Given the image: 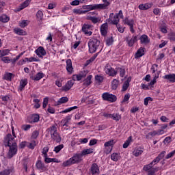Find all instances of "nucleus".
<instances>
[{
	"label": "nucleus",
	"mask_w": 175,
	"mask_h": 175,
	"mask_svg": "<svg viewBox=\"0 0 175 175\" xmlns=\"http://www.w3.org/2000/svg\"><path fill=\"white\" fill-rule=\"evenodd\" d=\"M43 77H44V75L43 74V72H39L34 76L31 75L30 77V79H31V80H33L34 81H39V80H41V79H43Z\"/></svg>",
	"instance_id": "nucleus-15"
},
{
	"label": "nucleus",
	"mask_w": 175,
	"mask_h": 175,
	"mask_svg": "<svg viewBox=\"0 0 175 175\" xmlns=\"http://www.w3.org/2000/svg\"><path fill=\"white\" fill-rule=\"evenodd\" d=\"M108 27L109 26L107 25V23H104L101 25L100 32H101V35H103V36H106V35L107 34Z\"/></svg>",
	"instance_id": "nucleus-22"
},
{
	"label": "nucleus",
	"mask_w": 175,
	"mask_h": 175,
	"mask_svg": "<svg viewBox=\"0 0 175 175\" xmlns=\"http://www.w3.org/2000/svg\"><path fill=\"white\" fill-rule=\"evenodd\" d=\"M89 52L92 54L95 53L97 50H100L99 53L102 51L103 46L100 43V40L97 38H90L88 42Z\"/></svg>",
	"instance_id": "nucleus-4"
},
{
	"label": "nucleus",
	"mask_w": 175,
	"mask_h": 175,
	"mask_svg": "<svg viewBox=\"0 0 175 175\" xmlns=\"http://www.w3.org/2000/svg\"><path fill=\"white\" fill-rule=\"evenodd\" d=\"M73 84H75V83L73 82L72 80H70L68 81L65 85H64L62 88V91H69V90H70V88H72V87H73Z\"/></svg>",
	"instance_id": "nucleus-18"
},
{
	"label": "nucleus",
	"mask_w": 175,
	"mask_h": 175,
	"mask_svg": "<svg viewBox=\"0 0 175 175\" xmlns=\"http://www.w3.org/2000/svg\"><path fill=\"white\" fill-rule=\"evenodd\" d=\"M102 98L103 100H106L107 102H110L113 103L117 100V96L113 94H110L109 92H105L102 94Z\"/></svg>",
	"instance_id": "nucleus-7"
},
{
	"label": "nucleus",
	"mask_w": 175,
	"mask_h": 175,
	"mask_svg": "<svg viewBox=\"0 0 175 175\" xmlns=\"http://www.w3.org/2000/svg\"><path fill=\"white\" fill-rule=\"evenodd\" d=\"M82 32H83L86 36H91V35H92V25L84 24L82 26Z\"/></svg>",
	"instance_id": "nucleus-9"
},
{
	"label": "nucleus",
	"mask_w": 175,
	"mask_h": 175,
	"mask_svg": "<svg viewBox=\"0 0 175 175\" xmlns=\"http://www.w3.org/2000/svg\"><path fill=\"white\" fill-rule=\"evenodd\" d=\"M111 159L113 161V162H117V161H120V154L118 153H112L111 154Z\"/></svg>",
	"instance_id": "nucleus-34"
},
{
	"label": "nucleus",
	"mask_w": 175,
	"mask_h": 175,
	"mask_svg": "<svg viewBox=\"0 0 175 175\" xmlns=\"http://www.w3.org/2000/svg\"><path fill=\"white\" fill-rule=\"evenodd\" d=\"M143 152H144L143 148L137 147L133 150V155H134V157H140V155H142Z\"/></svg>",
	"instance_id": "nucleus-20"
},
{
	"label": "nucleus",
	"mask_w": 175,
	"mask_h": 175,
	"mask_svg": "<svg viewBox=\"0 0 175 175\" xmlns=\"http://www.w3.org/2000/svg\"><path fill=\"white\" fill-rule=\"evenodd\" d=\"M107 46H111L113 44V38H108L106 39Z\"/></svg>",
	"instance_id": "nucleus-58"
},
{
	"label": "nucleus",
	"mask_w": 175,
	"mask_h": 175,
	"mask_svg": "<svg viewBox=\"0 0 175 175\" xmlns=\"http://www.w3.org/2000/svg\"><path fill=\"white\" fill-rule=\"evenodd\" d=\"M152 102V98L151 97H146L144 98V105H145V106H148V102Z\"/></svg>",
	"instance_id": "nucleus-55"
},
{
	"label": "nucleus",
	"mask_w": 175,
	"mask_h": 175,
	"mask_svg": "<svg viewBox=\"0 0 175 175\" xmlns=\"http://www.w3.org/2000/svg\"><path fill=\"white\" fill-rule=\"evenodd\" d=\"M126 42L129 46V47H132L137 42V36H133L132 38L131 36H128L126 38Z\"/></svg>",
	"instance_id": "nucleus-11"
},
{
	"label": "nucleus",
	"mask_w": 175,
	"mask_h": 175,
	"mask_svg": "<svg viewBox=\"0 0 175 175\" xmlns=\"http://www.w3.org/2000/svg\"><path fill=\"white\" fill-rule=\"evenodd\" d=\"M35 53L36 54V55H38V57H39V58H43V57H44V55H46V50L44 49V48H43V46H39L35 51Z\"/></svg>",
	"instance_id": "nucleus-12"
},
{
	"label": "nucleus",
	"mask_w": 175,
	"mask_h": 175,
	"mask_svg": "<svg viewBox=\"0 0 175 175\" xmlns=\"http://www.w3.org/2000/svg\"><path fill=\"white\" fill-rule=\"evenodd\" d=\"M102 2H103V3L83 5V9L85 10H83V12H87L88 13L91 10H105L109 9L110 1L107 0H102Z\"/></svg>",
	"instance_id": "nucleus-3"
},
{
	"label": "nucleus",
	"mask_w": 175,
	"mask_h": 175,
	"mask_svg": "<svg viewBox=\"0 0 175 175\" xmlns=\"http://www.w3.org/2000/svg\"><path fill=\"white\" fill-rule=\"evenodd\" d=\"M132 136L129 137L123 144V148H128V147H129V145L132 143Z\"/></svg>",
	"instance_id": "nucleus-33"
},
{
	"label": "nucleus",
	"mask_w": 175,
	"mask_h": 175,
	"mask_svg": "<svg viewBox=\"0 0 175 175\" xmlns=\"http://www.w3.org/2000/svg\"><path fill=\"white\" fill-rule=\"evenodd\" d=\"M66 70L70 75H72L73 73V66H72V60L70 59H68L66 62Z\"/></svg>",
	"instance_id": "nucleus-16"
},
{
	"label": "nucleus",
	"mask_w": 175,
	"mask_h": 175,
	"mask_svg": "<svg viewBox=\"0 0 175 175\" xmlns=\"http://www.w3.org/2000/svg\"><path fill=\"white\" fill-rule=\"evenodd\" d=\"M109 24H113V25H117L118 23H120V18H118V14H115L114 13H111L109 14V18L107 19Z\"/></svg>",
	"instance_id": "nucleus-8"
},
{
	"label": "nucleus",
	"mask_w": 175,
	"mask_h": 175,
	"mask_svg": "<svg viewBox=\"0 0 175 175\" xmlns=\"http://www.w3.org/2000/svg\"><path fill=\"white\" fill-rule=\"evenodd\" d=\"M62 148H64V144H60L55 147L54 151L55 152H56V154H58V152H59V151H61Z\"/></svg>",
	"instance_id": "nucleus-48"
},
{
	"label": "nucleus",
	"mask_w": 175,
	"mask_h": 175,
	"mask_svg": "<svg viewBox=\"0 0 175 175\" xmlns=\"http://www.w3.org/2000/svg\"><path fill=\"white\" fill-rule=\"evenodd\" d=\"M83 77V75H75L72 76V80L74 81H80Z\"/></svg>",
	"instance_id": "nucleus-42"
},
{
	"label": "nucleus",
	"mask_w": 175,
	"mask_h": 175,
	"mask_svg": "<svg viewBox=\"0 0 175 175\" xmlns=\"http://www.w3.org/2000/svg\"><path fill=\"white\" fill-rule=\"evenodd\" d=\"M40 116L38 114L33 115L31 116V122H38L39 121Z\"/></svg>",
	"instance_id": "nucleus-49"
},
{
	"label": "nucleus",
	"mask_w": 175,
	"mask_h": 175,
	"mask_svg": "<svg viewBox=\"0 0 175 175\" xmlns=\"http://www.w3.org/2000/svg\"><path fill=\"white\" fill-rule=\"evenodd\" d=\"M13 77V74L12 73H6L5 75H4V79L5 80H12V78Z\"/></svg>",
	"instance_id": "nucleus-56"
},
{
	"label": "nucleus",
	"mask_w": 175,
	"mask_h": 175,
	"mask_svg": "<svg viewBox=\"0 0 175 175\" xmlns=\"http://www.w3.org/2000/svg\"><path fill=\"white\" fill-rule=\"evenodd\" d=\"M118 84H120V81L118 79H114L111 84L112 90H117V88H118Z\"/></svg>",
	"instance_id": "nucleus-32"
},
{
	"label": "nucleus",
	"mask_w": 175,
	"mask_h": 175,
	"mask_svg": "<svg viewBox=\"0 0 175 175\" xmlns=\"http://www.w3.org/2000/svg\"><path fill=\"white\" fill-rule=\"evenodd\" d=\"M36 146V141H32L30 142L28 145V148H30L31 150H33Z\"/></svg>",
	"instance_id": "nucleus-54"
},
{
	"label": "nucleus",
	"mask_w": 175,
	"mask_h": 175,
	"mask_svg": "<svg viewBox=\"0 0 175 175\" xmlns=\"http://www.w3.org/2000/svg\"><path fill=\"white\" fill-rule=\"evenodd\" d=\"M84 1L85 0H74L71 1L70 4L71 5V6H79V5H80V3H83Z\"/></svg>",
	"instance_id": "nucleus-39"
},
{
	"label": "nucleus",
	"mask_w": 175,
	"mask_h": 175,
	"mask_svg": "<svg viewBox=\"0 0 175 175\" xmlns=\"http://www.w3.org/2000/svg\"><path fill=\"white\" fill-rule=\"evenodd\" d=\"M165 155H166V151H162L150 163L144 165L143 170L147 172L148 175H155L157 168L152 167V165H157V163H159V161L163 159Z\"/></svg>",
	"instance_id": "nucleus-1"
},
{
	"label": "nucleus",
	"mask_w": 175,
	"mask_h": 175,
	"mask_svg": "<svg viewBox=\"0 0 175 175\" xmlns=\"http://www.w3.org/2000/svg\"><path fill=\"white\" fill-rule=\"evenodd\" d=\"M154 136H158V134L157 133V131H153L148 133L146 135V139H152V137H154Z\"/></svg>",
	"instance_id": "nucleus-43"
},
{
	"label": "nucleus",
	"mask_w": 175,
	"mask_h": 175,
	"mask_svg": "<svg viewBox=\"0 0 175 175\" xmlns=\"http://www.w3.org/2000/svg\"><path fill=\"white\" fill-rule=\"evenodd\" d=\"M73 13L75 14H85L87 13V11L82 10L81 9H74L72 10Z\"/></svg>",
	"instance_id": "nucleus-40"
},
{
	"label": "nucleus",
	"mask_w": 175,
	"mask_h": 175,
	"mask_svg": "<svg viewBox=\"0 0 175 175\" xmlns=\"http://www.w3.org/2000/svg\"><path fill=\"white\" fill-rule=\"evenodd\" d=\"M103 117H105V118H111V120H113L114 121H120L121 120V115L118 113H104Z\"/></svg>",
	"instance_id": "nucleus-10"
},
{
	"label": "nucleus",
	"mask_w": 175,
	"mask_h": 175,
	"mask_svg": "<svg viewBox=\"0 0 175 175\" xmlns=\"http://www.w3.org/2000/svg\"><path fill=\"white\" fill-rule=\"evenodd\" d=\"M1 61H3V62L5 64H9L11 62L12 59H10L9 57H2Z\"/></svg>",
	"instance_id": "nucleus-61"
},
{
	"label": "nucleus",
	"mask_w": 175,
	"mask_h": 175,
	"mask_svg": "<svg viewBox=\"0 0 175 175\" xmlns=\"http://www.w3.org/2000/svg\"><path fill=\"white\" fill-rule=\"evenodd\" d=\"M10 20V18L6 15V14H2L1 16H0V21L1 23H9Z\"/></svg>",
	"instance_id": "nucleus-31"
},
{
	"label": "nucleus",
	"mask_w": 175,
	"mask_h": 175,
	"mask_svg": "<svg viewBox=\"0 0 175 175\" xmlns=\"http://www.w3.org/2000/svg\"><path fill=\"white\" fill-rule=\"evenodd\" d=\"M152 6V3H146L145 4H140L139 5V9L140 10H148V9H150Z\"/></svg>",
	"instance_id": "nucleus-23"
},
{
	"label": "nucleus",
	"mask_w": 175,
	"mask_h": 175,
	"mask_svg": "<svg viewBox=\"0 0 175 175\" xmlns=\"http://www.w3.org/2000/svg\"><path fill=\"white\" fill-rule=\"evenodd\" d=\"M36 16L38 20H43V12L42 10H38Z\"/></svg>",
	"instance_id": "nucleus-46"
},
{
	"label": "nucleus",
	"mask_w": 175,
	"mask_h": 175,
	"mask_svg": "<svg viewBox=\"0 0 175 175\" xmlns=\"http://www.w3.org/2000/svg\"><path fill=\"white\" fill-rule=\"evenodd\" d=\"M118 72L120 73V77H124V76H125V69L119 68H118L117 72Z\"/></svg>",
	"instance_id": "nucleus-51"
},
{
	"label": "nucleus",
	"mask_w": 175,
	"mask_h": 175,
	"mask_svg": "<svg viewBox=\"0 0 175 175\" xmlns=\"http://www.w3.org/2000/svg\"><path fill=\"white\" fill-rule=\"evenodd\" d=\"M83 161V156L81 154H75L69 159L64 161L62 164L63 167H68V166H71V165H75V163H80Z\"/></svg>",
	"instance_id": "nucleus-5"
},
{
	"label": "nucleus",
	"mask_w": 175,
	"mask_h": 175,
	"mask_svg": "<svg viewBox=\"0 0 175 175\" xmlns=\"http://www.w3.org/2000/svg\"><path fill=\"white\" fill-rule=\"evenodd\" d=\"M165 80H168L170 83H175V74H169L163 77Z\"/></svg>",
	"instance_id": "nucleus-21"
},
{
	"label": "nucleus",
	"mask_w": 175,
	"mask_h": 175,
	"mask_svg": "<svg viewBox=\"0 0 175 175\" xmlns=\"http://www.w3.org/2000/svg\"><path fill=\"white\" fill-rule=\"evenodd\" d=\"M86 19L90 20V21H92V23L93 24H97V23H100V21L102 20V18L100 17H95V16H92L90 14H88L86 16Z\"/></svg>",
	"instance_id": "nucleus-13"
},
{
	"label": "nucleus",
	"mask_w": 175,
	"mask_h": 175,
	"mask_svg": "<svg viewBox=\"0 0 175 175\" xmlns=\"http://www.w3.org/2000/svg\"><path fill=\"white\" fill-rule=\"evenodd\" d=\"M31 127L32 126H31L30 124H23L22 125L21 129H23V131H29Z\"/></svg>",
	"instance_id": "nucleus-50"
},
{
	"label": "nucleus",
	"mask_w": 175,
	"mask_h": 175,
	"mask_svg": "<svg viewBox=\"0 0 175 175\" xmlns=\"http://www.w3.org/2000/svg\"><path fill=\"white\" fill-rule=\"evenodd\" d=\"M36 166L38 170H44L46 169V166L44 165V163H42V161L38 160V161L36 163Z\"/></svg>",
	"instance_id": "nucleus-28"
},
{
	"label": "nucleus",
	"mask_w": 175,
	"mask_h": 175,
	"mask_svg": "<svg viewBox=\"0 0 175 175\" xmlns=\"http://www.w3.org/2000/svg\"><path fill=\"white\" fill-rule=\"evenodd\" d=\"M68 100H69V98H68V97L66 96L62 97L57 100V105H62L64 103H66V102H68Z\"/></svg>",
	"instance_id": "nucleus-37"
},
{
	"label": "nucleus",
	"mask_w": 175,
	"mask_h": 175,
	"mask_svg": "<svg viewBox=\"0 0 175 175\" xmlns=\"http://www.w3.org/2000/svg\"><path fill=\"white\" fill-rule=\"evenodd\" d=\"M95 80L97 83H102L103 81V76L102 75H96Z\"/></svg>",
	"instance_id": "nucleus-52"
},
{
	"label": "nucleus",
	"mask_w": 175,
	"mask_h": 175,
	"mask_svg": "<svg viewBox=\"0 0 175 175\" xmlns=\"http://www.w3.org/2000/svg\"><path fill=\"white\" fill-rule=\"evenodd\" d=\"M114 146V140L111 139L105 143L104 147H113Z\"/></svg>",
	"instance_id": "nucleus-47"
},
{
	"label": "nucleus",
	"mask_w": 175,
	"mask_h": 175,
	"mask_svg": "<svg viewBox=\"0 0 175 175\" xmlns=\"http://www.w3.org/2000/svg\"><path fill=\"white\" fill-rule=\"evenodd\" d=\"M47 131L50 133L51 137L53 140H55L56 143L61 142L62 139L59 134L57 132V126H52L47 129Z\"/></svg>",
	"instance_id": "nucleus-6"
},
{
	"label": "nucleus",
	"mask_w": 175,
	"mask_h": 175,
	"mask_svg": "<svg viewBox=\"0 0 175 175\" xmlns=\"http://www.w3.org/2000/svg\"><path fill=\"white\" fill-rule=\"evenodd\" d=\"M72 120L71 116H66L64 119L62 120V124H63V126H69V121Z\"/></svg>",
	"instance_id": "nucleus-27"
},
{
	"label": "nucleus",
	"mask_w": 175,
	"mask_h": 175,
	"mask_svg": "<svg viewBox=\"0 0 175 175\" xmlns=\"http://www.w3.org/2000/svg\"><path fill=\"white\" fill-rule=\"evenodd\" d=\"M48 103H49V98H44V100H43V103H42L43 109H46V107H47Z\"/></svg>",
	"instance_id": "nucleus-59"
},
{
	"label": "nucleus",
	"mask_w": 175,
	"mask_h": 175,
	"mask_svg": "<svg viewBox=\"0 0 175 175\" xmlns=\"http://www.w3.org/2000/svg\"><path fill=\"white\" fill-rule=\"evenodd\" d=\"M10 53V50L9 49L0 50V58H2V57H5V55H9Z\"/></svg>",
	"instance_id": "nucleus-38"
},
{
	"label": "nucleus",
	"mask_w": 175,
	"mask_h": 175,
	"mask_svg": "<svg viewBox=\"0 0 175 175\" xmlns=\"http://www.w3.org/2000/svg\"><path fill=\"white\" fill-rule=\"evenodd\" d=\"M139 40L142 44H148V43H150V38L145 34L140 37Z\"/></svg>",
	"instance_id": "nucleus-24"
},
{
	"label": "nucleus",
	"mask_w": 175,
	"mask_h": 175,
	"mask_svg": "<svg viewBox=\"0 0 175 175\" xmlns=\"http://www.w3.org/2000/svg\"><path fill=\"white\" fill-rule=\"evenodd\" d=\"M93 152H94V149L93 148H88V149L83 150L81 152V154L82 155V157H84L85 155L92 154Z\"/></svg>",
	"instance_id": "nucleus-30"
},
{
	"label": "nucleus",
	"mask_w": 175,
	"mask_h": 175,
	"mask_svg": "<svg viewBox=\"0 0 175 175\" xmlns=\"http://www.w3.org/2000/svg\"><path fill=\"white\" fill-rule=\"evenodd\" d=\"M145 50L146 49L143 47L139 48L135 54V58H140V57H143Z\"/></svg>",
	"instance_id": "nucleus-29"
},
{
	"label": "nucleus",
	"mask_w": 175,
	"mask_h": 175,
	"mask_svg": "<svg viewBox=\"0 0 175 175\" xmlns=\"http://www.w3.org/2000/svg\"><path fill=\"white\" fill-rule=\"evenodd\" d=\"M28 24H29V21H28V20H23L19 22V27L21 28H25Z\"/></svg>",
	"instance_id": "nucleus-41"
},
{
	"label": "nucleus",
	"mask_w": 175,
	"mask_h": 175,
	"mask_svg": "<svg viewBox=\"0 0 175 175\" xmlns=\"http://www.w3.org/2000/svg\"><path fill=\"white\" fill-rule=\"evenodd\" d=\"M91 79H92V75H89L83 80V87H85V88L88 87V85H90L91 83H92Z\"/></svg>",
	"instance_id": "nucleus-25"
},
{
	"label": "nucleus",
	"mask_w": 175,
	"mask_h": 175,
	"mask_svg": "<svg viewBox=\"0 0 175 175\" xmlns=\"http://www.w3.org/2000/svg\"><path fill=\"white\" fill-rule=\"evenodd\" d=\"M92 175L99 174V166L96 163H93L90 167Z\"/></svg>",
	"instance_id": "nucleus-17"
},
{
	"label": "nucleus",
	"mask_w": 175,
	"mask_h": 175,
	"mask_svg": "<svg viewBox=\"0 0 175 175\" xmlns=\"http://www.w3.org/2000/svg\"><path fill=\"white\" fill-rule=\"evenodd\" d=\"M31 2H32V0H25L22 4H21V5L19 6L18 10H23V9H25V8H28Z\"/></svg>",
	"instance_id": "nucleus-26"
},
{
	"label": "nucleus",
	"mask_w": 175,
	"mask_h": 175,
	"mask_svg": "<svg viewBox=\"0 0 175 175\" xmlns=\"http://www.w3.org/2000/svg\"><path fill=\"white\" fill-rule=\"evenodd\" d=\"M33 102L35 103L34 107L36 109H39L40 107V104H39V102H40V100L39 99H34Z\"/></svg>",
	"instance_id": "nucleus-53"
},
{
	"label": "nucleus",
	"mask_w": 175,
	"mask_h": 175,
	"mask_svg": "<svg viewBox=\"0 0 175 175\" xmlns=\"http://www.w3.org/2000/svg\"><path fill=\"white\" fill-rule=\"evenodd\" d=\"M159 78V74H155L153 79L148 83V85H154L157 83V79Z\"/></svg>",
	"instance_id": "nucleus-44"
},
{
	"label": "nucleus",
	"mask_w": 175,
	"mask_h": 175,
	"mask_svg": "<svg viewBox=\"0 0 175 175\" xmlns=\"http://www.w3.org/2000/svg\"><path fill=\"white\" fill-rule=\"evenodd\" d=\"M10 169H6V170H4L1 172H0V175H9L10 174Z\"/></svg>",
	"instance_id": "nucleus-57"
},
{
	"label": "nucleus",
	"mask_w": 175,
	"mask_h": 175,
	"mask_svg": "<svg viewBox=\"0 0 175 175\" xmlns=\"http://www.w3.org/2000/svg\"><path fill=\"white\" fill-rule=\"evenodd\" d=\"M96 143H98V140H96V139H91L90 141L89 146H95Z\"/></svg>",
	"instance_id": "nucleus-64"
},
{
	"label": "nucleus",
	"mask_w": 175,
	"mask_h": 175,
	"mask_svg": "<svg viewBox=\"0 0 175 175\" xmlns=\"http://www.w3.org/2000/svg\"><path fill=\"white\" fill-rule=\"evenodd\" d=\"M129 88V81H126L124 82L122 88V91H126L128 88Z\"/></svg>",
	"instance_id": "nucleus-45"
},
{
	"label": "nucleus",
	"mask_w": 175,
	"mask_h": 175,
	"mask_svg": "<svg viewBox=\"0 0 175 175\" xmlns=\"http://www.w3.org/2000/svg\"><path fill=\"white\" fill-rule=\"evenodd\" d=\"M158 70V64H153L151 67L152 73H155Z\"/></svg>",
	"instance_id": "nucleus-62"
},
{
	"label": "nucleus",
	"mask_w": 175,
	"mask_h": 175,
	"mask_svg": "<svg viewBox=\"0 0 175 175\" xmlns=\"http://www.w3.org/2000/svg\"><path fill=\"white\" fill-rule=\"evenodd\" d=\"M5 142H8V146L10 147L8 155V158H13L17 154V144L14 141V137L12 134H8L5 137Z\"/></svg>",
	"instance_id": "nucleus-2"
},
{
	"label": "nucleus",
	"mask_w": 175,
	"mask_h": 175,
	"mask_svg": "<svg viewBox=\"0 0 175 175\" xmlns=\"http://www.w3.org/2000/svg\"><path fill=\"white\" fill-rule=\"evenodd\" d=\"M27 84H28V80L27 79L21 80L18 91L21 92V91L25 88V85H27Z\"/></svg>",
	"instance_id": "nucleus-19"
},
{
	"label": "nucleus",
	"mask_w": 175,
	"mask_h": 175,
	"mask_svg": "<svg viewBox=\"0 0 175 175\" xmlns=\"http://www.w3.org/2000/svg\"><path fill=\"white\" fill-rule=\"evenodd\" d=\"M124 24H126L127 25H129L130 27H133V24H135V21L133 19H129L128 18H126L124 20Z\"/></svg>",
	"instance_id": "nucleus-36"
},
{
	"label": "nucleus",
	"mask_w": 175,
	"mask_h": 175,
	"mask_svg": "<svg viewBox=\"0 0 175 175\" xmlns=\"http://www.w3.org/2000/svg\"><path fill=\"white\" fill-rule=\"evenodd\" d=\"M38 136H39V132L38 131H34L31 135L32 139H37Z\"/></svg>",
	"instance_id": "nucleus-63"
},
{
	"label": "nucleus",
	"mask_w": 175,
	"mask_h": 175,
	"mask_svg": "<svg viewBox=\"0 0 175 175\" xmlns=\"http://www.w3.org/2000/svg\"><path fill=\"white\" fill-rule=\"evenodd\" d=\"M47 152H49V147L45 146L42 149V154L44 155V157H47Z\"/></svg>",
	"instance_id": "nucleus-60"
},
{
	"label": "nucleus",
	"mask_w": 175,
	"mask_h": 175,
	"mask_svg": "<svg viewBox=\"0 0 175 175\" xmlns=\"http://www.w3.org/2000/svg\"><path fill=\"white\" fill-rule=\"evenodd\" d=\"M105 73L111 77H116V76H117V70H115L114 68L111 67L106 68Z\"/></svg>",
	"instance_id": "nucleus-14"
},
{
	"label": "nucleus",
	"mask_w": 175,
	"mask_h": 175,
	"mask_svg": "<svg viewBox=\"0 0 175 175\" xmlns=\"http://www.w3.org/2000/svg\"><path fill=\"white\" fill-rule=\"evenodd\" d=\"M14 32L15 33H16V35H21V36L27 35V32H25V31L20 28L14 29Z\"/></svg>",
	"instance_id": "nucleus-35"
}]
</instances>
